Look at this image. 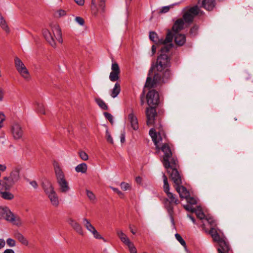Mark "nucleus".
I'll use <instances>...</instances> for the list:
<instances>
[{
  "instance_id": "7",
  "label": "nucleus",
  "mask_w": 253,
  "mask_h": 253,
  "mask_svg": "<svg viewBox=\"0 0 253 253\" xmlns=\"http://www.w3.org/2000/svg\"><path fill=\"white\" fill-rule=\"evenodd\" d=\"M173 35L172 32L168 30L166 37L165 39L163 38H159L157 34L155 32H150L149 39L151 41H153L156 44L164 45L162 47L168 45L171 43L173 39Z\"/></svg>"
},
{
  "instance_id": "42",
  "label": "nucleus",
  "mask_w": 253,
  "mask_h": 253,
  "mask_svg": "<svg viewBox=\"0 0 253 253\" xmlns=\"http://www.w3.org/2000/svg\"><path fill=\"white\" fill-rule=\"evenodd\" d=\"M86 192L87 197L90 201H93L95 200V196L91 191L86 190Z\"/></svg>"
},
{
  "instance_id": "63",
  "label": "nucleus",
  "mask_w": 253,
  "mask_h": 253,
  "mask_svg": "<svg viewBox=\"0 0 253 253\" xmlns=\"http://www.w3.org/2000/svg\"><path fill=\"white\" fill-rule=\"evenodd\" d=\"M125 141V135L124 134H122L121 136V142L124 143Z\"/></svg>"
},
{
  "instance_id": "49",
  "label": "nucleus",
  "mask_w": 253,
  "mask_h": 253,
  "mask_svg": "<svg viewBox=\"0 0 253 253\" xmlns=\"http://www.w3.org/2000/svg\"><path fill=\"white\" fill-rule=\"evenodd\" d=\"M6 243L9 247H14L15 246V241L11 238H8L6 240Z\"/></svg>"
},
{
  "instance_id": "14",
  "label": "nucleus",
  "mask_w": 253,
  "mask_h": 253,
  "mask_svg": "<svg viewBox=\"0 0 253 253\" xmlns=\"http://www.w3.org/2000/svg\"><path fill=\"white\" fill-rule=\"evenodd\" d=\"M11 131L15 139H19L22 138L23 131L21 126L18 123H14L11 126Z\"/></svg>"
},
{
  "instance_id": "23",
  "label": "nucleus",
  "mask_w": 253,
  "mask_h": 253,
  "mask_svg": "<svg viewBox=\"0 0 253 253\" xmlns=\"http://www.w3.org/2000/svg\"><path fill=\"white\" fill-rule=\"evenodd\" d=\"M128 119L131 124L132 128L136 130L138 129V120L133 113H130L128 116Z\"/></svg>"
},
{
  "instance_id": "13",
  "label": "nucleus",
  "mask_w": 253,
  "mask_h": 253,
  "mask_svg": "<svg viewBox=\"0 0 253 253\" xmlns=\"http://www.w3.org/2000/svg\"><path fill=\"white\" fill-rule=\"evenodd\" d=\"M111 72L109 75V79L112 82L117 81L119 79L121 70L118 64L114 62L111 65Z\"/></svg>"
},
{
  "instance_id": "31",
  "label": "nucleus",
  "mask_w": 253,
  "mask_h": 253,
  "mask_svg": "<svg viewBox=\"0 0 253 253\" xmlns=\"http://www.w3.org/2000/svg\"><path fill=\"white\" fill-rule=\"evenodd\" d=\"M14 237L17 239L21 244L24 245H28V241L27 239L19 232L14 233Z\"/></svg>"
},
{
  "instance_id": "43",
  "label": "nucleus",
  "mask_w": 253,
  "mask_h": 253,
  "mask_svg": "<svg viewBox=\"0 0 253 253\" xmlns=\"http://www.w3.org/2000/svg\"><path fill=\"white\" fill-rule=\"evenodd\" d=\"M186 200H187V202L188 203L190 204V205H195L197 204V201L193 197H191L188 196L187 198H185Z\"/></svg>"
},
{
  "instance_id": "29",
  "label": "nucleus",
  "mask_w": 253,
  "mask_h": 253,
  "mask_svg": "<svg viewBox=\"0 0 253 253\" xmlns=\"http://www.w3.org/2000/svg\"><path fill=\"white\" fill-rule=\"evenodd\" d=\"M204 222L206 223V226H210V229L211 227H216L217 225L216 221L211 216H207L204 220Z\"/></svg>"
},
{
  "instance_id": "53",
  "label": "nucleus",
  "mask_w": 253,
  "mask_h": 253,
  "mask_svg": "<svg viewBox=\"0 0 253 253\" xmlns=\"http://www.w3.org/2000/svg\"><path fill=\"white\" fill-rule=\"evenodd\" d=\"M184 209L187 211H190L192 212H194V210H195V208H193L191 205H187L186 206H184Z\"/></svg>"
},
{
  "instance_id": "17",
  "label": "nucleus",
  "mask_w": 253,
  "mask_h": 253,
  "mask_svg": "<svg viewBox=\"0 0 253 253\" xmlns=\"http://www.w3.org/2000/svg\"><path fill=\"white\" fill-rule=\"evenodd\" d=\"M194 212L195 213L197 218L200 219L198 224H200L202 227L203 230L205 232H207L208 230L206 228V223L204 222L206 216L204 212L201 209L198 208L197 209H195Z\"/></svg>"
},
{
  "instance_id": "12",
  "label": "nucleus",
  "mask_w": 253,
  "mask_h": 253,
  "mask_svg": "<svg viewBox=\"0 0 253 253\" xmlns=\"http://www.w3.org/2000/svg\"><path fill=\"white\" fill-rule=\"evenodd\" d=\"M97 3V4L95 0H91L90 8L94 15H97L99 11L103 12L105 10V0H98Z\"/></svg>"
},
{
  "instance_id": "15",
  "label": "nucleus",
  "mask_w": 253,
  "mask_h": 253,
  "mask_svg": "<svg viewBox=\"0 0 253 253\" xmlns=\"http://www.w3.org/2000/svg\"><path fill=\"white\" fill-rule=\"evenodd\" d=\"M217 243L219 245L218 249L219 253H228L230 251V246L225 237L217 242Z\"/></svg>"
},
{
  "instance_id": "5",
  "label": "nucleus",
  "mask_w": 253,
  "mask_h": 253,
  "mask_svg": "<svg viewBox=\"0 0 253 253\" xmlns=\"http://www.w3.org/2000/svg\"><path fill=\"white\" fill-rule=\"evenodd\" d=\"M170 177L174 184V187L176 191L178 193L181 199H185L189 195V192L182 184V179L177 169H173L169 173Z\"/></svg>"
},
{
  "instance_id": "36",
  "label": "nucleus",
  "mask_w": 253,
  "mask_h": 253,
  "mask_svg": "<svg viewBox=\"0 0 253 253\" xmlns=\"http://www.w3.org/2000/svg\"><path fill=\"white\" fill-rule=\"evenodd\" d=\"M36 110L37 112L45 114V109L43 104L42 103L36 102L35 104Z\"/></svg>"
},
{
  "instance_id": "26",
  "label": "nucleus",
  "mask_w": 253,
  "mask_h": 253,
  "mask_svg": "<svg viewBox=\"0 0 253 253\" xmlns=\"http://www.w3.org/2000/svg\"><path fill=\"white\" fill-rule=\"evenodd\" d=\"M215 6L214 0H202L201 6L206 10H211Z\"/></svg>"
},
{
  "instance_id": "8",
  "label": "nucleus",
  "mask_w": 253,
  "mask_h": 253,
  "mask_svg": "<svg viewBox=\"0 0 253 253\" xmlns=\"http://www.w3.org/2000/svg\"><path fill=\"white\" fill-rule=\"evenodd\" d=\"M0 219H4L14 225L21 224L20 218L13 213L7 207H0Z\"/></svg>"
},
{
  "instance_id": "51",
  "label": "nucleus",
  "mask_w": 253,
  "mask_h": 253,
  "mask_svg": "<svg viewBox=\"0 0 253 253\" xmlns=\"http://www.w3.org/2000/svg\"><path fill=\"white\" fill-rule=\"evenodd\" d=\"M110 188L114 192H116L120 197H121V198L123 197V196H124V194L121 191H120L118 188H114L113 187H111Z\"/></svg>"
},
{
  "instance_id": "52",
  "label": "nucleus",
  "mask_w": 253,
  "mask_h": 253,
  "mask_svg": "<svg viewBox=\"0 0 253 253\" xmlns=\"http://www.w3.org/2000/svg\"><path fill=\"white\" fill-rule=\"evenodd\" d=\"M170 6H163L161 9L160 13H163L168 12L170 9Z\"/></svg>"
},
{
  "instance_id": "22",
  "label": "nucleus",
  "mask_w": 253,
  "mask_h": 253,
  "mask_svg": "<svg viewBox=\"0 0 253 253\" xmlns=\"http://www.w3.org/2000/svg\"><path fill=\"white\" fill-rule=\"evenodd\" d=\"M184 25V21L182 19H177L174 23L172 26V31L177 34V32L181 31L183 29Z\"/></svg>"
},
{
  "instance_id": "27",
  "label": "nucleus",
  "mask_w": 253,
  "mask_h": 253,
  "mask_svg": "<svg viewBox=\"0 0 253 253\" xmlns=\"http://www.w3.org/2000/svg\"><path fill=\"white\" fill-rule=\"evenodd\" d=\"M116 232L121 241L126 245L127 246L131 243L127 236L122 230H117Z\"/></svg>"
},
{
  "instance_id": "54",
  "label": "nucleus",
  "mask_w": 253,
  "mask_h": 253,
  "mask_svg": "<svg viewBox=\"0 0 253 253\" xmlns=\"http://www.w3.org/2000/svg\"><path fill=\"white\" fill-rule=\"evenodd\" d=\"M5 119V116L4 114L2 113H0V127H1V124L3 122V121Z\"/></svg>"
},
{
  "instance_id": "61",
  "label": "nucleus",
  "mask_w": 253,
  "mask_h": 253,
  "mask_svg": "<svg viewBox=\"0 0 253 253\" xmlns=\"http://www.w3.org/2000/svg\"><path fill=\"white\" fill-rule=\"evenodd\" d=\"M156 52V47L155 45H153L152 46V52L153 54H154Z\"/></svg>"
},
{
  "instance_id": "11",
  "label": "nucleus",
  "mask_w": 253,
  "mask_h": 253,
  "mask_svg": "<svg viewBox=\"0 0 253 253\" xmlns=\"http://www.w3.org/2000/svg\"><path fill=\"white\" fill-rule=\"evenodd\" d=\"M200 9L197 5L190 7L183 15L182 19L185 23H191L194 17L199 13Z\"/></svg>"
},
{
  "instance_id": "40",
  "label": "nucleus",
  "mask_w": 253,
  "mask_h": 253,
  "mask_svg": "<svg viewBox=\"0 0 253 253\" xmlns=\"http://www.w3.org/2000/svg\"><path fill=\"white\" fill-rule=\"evenodd\" d=\"M175 237L176 240L180 243V244L186 249V245L184 240L183 239L180 234L176 233L175 234Z\"/></svg>"
},
{
  "instance_id": "30",
  "label": "nucleus",
  "mask_w": 253,
  "mask_h": 253,
  "mask_svg": "<svg viewBox=\"0 0 253 253\" xmlns=\"http://www.w3.org/2000/svg\"><path fill=\"white\" fill-rule=\"evenodd\" d=\"M83 222L85 228L91 233L94 229H95V227L91 224L90 221L88 219L84 218L83 219Z\"/></svg>"
},
{
  "instance_id": "25",
  "label": "nucleus",
  "mask_w": 253,
  "mask_h": 253,
  "mask_svg": "<svg viewBox=\"0 0 253 253\" xmlns=\"http://www.w3.org/2000/svg\"><path fill=\"white\" fill-rule=\"evenodd\" d=\"M174 42L178 46L183 45L186 42V37L185 35L175 34L174 36Z\"/></svg>"
},
{
  "instance_id": "45",
  "label": "nucleus",
  "mask_w": 253,
  "mask_h": 253,
  "mask_svg": "<svg viewBox=\"0 0 253 253\" xmlns=\"http://www.w3.org/2000/svg\"><path fill=\"white\" fill-rule=\"evenodd\" d=\"M120 186H121L122 189H123V190H125V191L128 190L130 188V185L128 183L125 182H122L121 183Z\"/></svg>"
},
{
  "instance_id": "16",
  "label": "nucleus",
  "mask_w": 253,
  "mask_h": 253,
  "mask_svg": "<svg viewBox=\"0 0 253 253\" xmlns=\"http://www.w3.org/2000/svg\"><path fill=\"white\" fill-rule=\"evenodd\" d=\"M67 222L78 234L82 236L84 235L83 227L76 220L69 218L67 219Z\"/></svg>"
},
{
  "instance_id": "58",
  "label": "nucleus",
  "mask_w": 253,
  "mask_h": 253,
  "mask_svg": "<svg viewBox=\"0 0 253 253\" xmlns=\"http://www.w3.org/2000/svg\"><path fill=\"white\" fill-rule=\"evenodd\" d=\"M5 244V242L4 240L0 239V249L3 248Z\"/></svg>"
},
{
  "instance_id": "44",
  "label": "nucleus",
  "mask_w": 253,
  "mask_h": 253,
  "mask_svg": "<svg viewBox=\"0 0 253 253\" xmlns=\"http://www.w3.org/2000/svg\"><path fill=\"white\" fill-rule=\"evenodd\" d=\"M127 246L129 248L130 253H137V250L133 243H131Z\"/></svg>"
},
{
  "instance_id": "28",
  "label": "nucleus",
  "mask_w": 253,
  "mask_h": 253,
  "mask_svg": "<svg viewBox=\"0 0 253 253\" xmlns=\"http://www.w3.org/2000/svg\"><path fill=\"white\" fill-rule=\"evenodd\" d=\"M121 91V86L120 84L117 82L114 88L110 91V95L113 98L116 97Z\"/></svg>"
},
{
  "instance_id": "47",
  "label": "nucleus",
  "mask_w": 253,
  "mask_h": 253,
  "mask_svg": "<svg viewBox=\"0 0 253 253\" xmlns=\"http://www.w3.org/2000/svg\"><path fill=\"white\" fill-rule=\"evenodd\" d=\"M79 155L80 158L84 161H86L88 160V157L87 154L84 152V151H81L79 152Z\"/></svg>"
},
{
  "instance_id": "24",
  "label": "nucleus",
  "mask_w": 253,
  "mask_h": 253,
  "mask_svg": "<svg viewBox=\"0 0 253 253\" xmlns=\"http://www.w3.org/2000/svg\"><path fill=\"white\" fill-rule=\"evenodd\" d=\"M206 229L208 230V228ZM207 232H208L211 235L214 242H218L224 237H220L215 227H211L210 230Z\"/></svg>"
},
{
  "instance_id": "3",
  "label": "nucleus",
  "mask_w": 253,
  "mask_h": 253,
  "mask_svg": "<svg viewBox=\"0 0 253 253\" xmlns=\"http://www.w3.org/2000/svg\"><path fill=\"white\" fill-rule=\"evenodd\" d=\"M147 103L150 108L146 110L147 125L148 126H155V118L157 116L156 107L160 102L159 94L154 89L150 90L147 94Z\"/></svg>"
},
{
  "instance_id": "19",
  "label": "nucleus",
  "mask_w": 253,
  "mask_h": 253,
  "mask_svg": "<svg viewBox=\"0 0 253 253\" xmlns=\"http://www.w3.org/2000/svg\"><path fill=\"white\" fill-rule=\"evenodd\" d=\"M42 187L46 195L55 191L54 187L50 181L44 179L42 182Z\"/></svg>"
},
{
  "instance_id": "1",
  "label": "nucleus",
  "mask_w": 253,
  "mask_h": 253,
  "mask_svg": "<svg viewBox=\"0 0 253 253\" xmlns=\"http://www.w3.org/2000/svg\"><path fill=\"white\" fill-rule=\"evenodd\" d=\"M158 130L152 128L149 130V135L152 138L157 153L161 151L163 153L161 161L164 167L169 174L173 169H177L178 161L176 157L173 156L172 150L169 144L167 142V137L163 128L162 125L159 123L154 126Z\"/></svg>"
},
{
  "instance_id": "56",
  "label": "nucleus",
  "mask_w": 253,
  "mask_h": 253,
  "mask_svg": "<svg viewBox=\"0 0 253 253\" xmlns=\"http://www.w3.org/2000/svg\"><path fill=\"white\" fill-rule=\"evenodd\" d=\"M74 0L79 5H83L84 3V0Z\"/></svg>"
},
{
  "instance_id": "37",
  "label": "nucleus",
  "mask_w": 253,
  "mask_h": 253,
  "mask_svg": "<svg viewBox=\"0 0 253 253\" xmlns=\"http://www.w3.org/2000/svg\"><path fill=\"white\" fill-rule=\"evenodd\" d=\"M0 195L2 198L6 200H11L13 198V195L9 192H1Z\"/></svg>"
},
{
  "instance_id": "33",
  "label": "nucleus",
  "mask_w": 253,
  "mask_h": 253,
  "mask_svg": "<svg viewBox=\"0 0 253 253\" xmlns=\"http://www.w3.org/2000/svg\"><path fill=\"white\" fill-rule=\"evenodd\" d=\"M0 26L7 33H9L10 31L4 18L0 14Z\"/></svg>"
},
{
  "instance_id": "57",
  "label": "nucleus",
  "mask_w": 253,
  "mask_h": 253,
  "mask_svg": "<svg viewBox=\"0 0 253 253\" xmlns=\"http://www.w3.org/2000/svg\"><path fill=\"white\" fill-rule=\"evenodd\" d=\"M135 181L138 184H141L142 181V178L140 176H137L135 178Z\"/></svg>"
},
{
  "instance_id": "46",
  "label": "nucleus",
  "mask_w": 253,
  "mask_h": 253,
  "mask_svg": "<svg viewBox=\"0 0 253 253\" xmlns=\"http://www.w3.org/2000/svg\"><path fill=\"white\" fill-rule=\"evenodd\" d=\"M103 115L105 116V117L106 118V119H107L111 124L113 123V116L111 114H110L108 112H104Z\"/></svg>"
},
{
  "instance_id": "64",
  "label": "nucleus",
  "mask_w": 253,
  "mask_h": 253,
  "mask_svg": "<svg viewBox=\"0 0 253 253\" xmlns=\"http://www.w3.org/2000/svg\"><path fill=\"white\" fill-rule=\"evenodd\" d=\"M4 190V186L2 183V180H0V191Z\"/></svg>"
},
{
  "instance_id": "41",
  "label": "nucleus",
  "mask_w": 253,
  "mask_h": 253,
  "mask_svg": "<svg viewBox=\"0 0 253 253\" xmlns=\"http://www.w3.org/2000/svg\"><path fill=\"white\" fill-rule=\"evenodd\" d=\"M91 234L93 235L94 238L96 239H101L104 242H106L105 239L98 232L96 229L92 232Z\"/></svg>"
},
{
  "instance_id": "39",
  "label": "nucleus",
  "mask_w": 253,
  "mask_h": 253,
  "mask_svg": "<svg viewBox=\"0 0 253 253\" xmlns=\"http://www.w3.org/2000/svg\"><path fill=\"white\" fill-rule=\"evenodd\" d=\"M198 28V26L195 25L190 29L189 35L191 37H195L197 35Z\"/></svg>"
},
{
  "instance_id": "10",
  "label": "nucleus",
  "mask_w": 253,
  "mask_h": 253,
  "mask_svg": "<svg viewBox=\"0 0 253 253\" xmlns=\"http://www.w3.org/2000/svg\"><path fill=\"white\" fill-rule=\"evenodd\" d=\"M14 65L18 72L26 80L30 78V74L22 61L18 57L14 58Z\"/></svg>"
},
{
  "instance_id": "6",
  "label": "nucleus",
  "mask_w": 253,
  "mask_h": 253,
  "mask_svg": "<svg viewBox=\"0 0 253 253\" xmlns=\"http://www.w3.org/2000/svg\"><path fill=\"white\" fill-rule=\"evenodd\" d=\"M167 198L164 200V206L167 210L171 223L174 225V221L173 218L174 211L173 206L179 204L178 199L171 192L166 193Z\"/></svg>"
},
{
  "instance_id": "35",
  "label": "nucleus",
  "mask_w": 253,
  "mask_h": 253,
  "mask_svg": "<svg viewBox=\"0 0 253 253\" xmlns=\"http://www.w3.org/2000/svg\"><path fill=\"white\" fill-rule=\"evenodd\" d=\"M163 181H164V191L166 193L169 192V185L168 183V178L167 176L164 174L163 175Z\"/></svg>"
},
{
  "instance_id": "38",
  "label": "nucleus",
  "mask_w": 253,
  "mask_h": 253,
  "mask_svg": "<svg viewBox=\"0 0 253 253\" xmlns=\"http://www.w3.org/2000/svg\"><path fill=\"white\" fill-rule=\"evenodd\" d=\"M67 12L63 9H59L55 12L54 15L56 18H60L66 15Z\"/></svg>"
},
{
  "instance_id": "48",
  "label": "nucleus",
  "mask_w": 253,
  "mask_h": 253,
  "mask_svg": "<svg viewBox=\"0 0 253 253\" xmlns=\"http://www.w3.org/2000/svg\"><path fill=\"white\" fill-rule=\"evenodd\" d=\"M106 137L107 141L108 142H109L111 144H113V138L111 137V134H110V133L108 130H106Z\"/></svg>"
},
{
  "instance_id": "4",
  "label": "nucleus",
  "mask_w": 253,
  "mask_h": 253,
  "mask_svg": "<svg viewBox=\"0 0 253 253\" xmlns=\"http://www.w3.org/2000/svg\"><path fill=\"white\" fill-rule=\"evenodd\" d=\"M52 33L48 29H45L42 30V35L47 42L53 48L56 47V40L60 43L63 42L61 30L58 25H55L52 27Z\"/></svg>"
},
{
  "instance_id": "62",
  "label": "nucleus",
  "mask_w": 253,
  "mask_h": 253,
  "mask_svg": "<svg viewBox=\"0 0 253 253\" xmlns=\"http://www.w3.org/2000/svg\"><path fill=\"white\" fill-rule=\"evenodd\" d=\"M6 169V166L5 165H0V170L3 171Z\"/></svg>"
},
{
  "instance_id": "50",
  "label": "nucleus",
  "mask_w": 253,
  "mask_h": 253,
  "mask_svg": "<svg viewBox=\"0 0 253 253\" xmlns=\"http://www.w3.org/2000/svg\"><path fill=\"white\" fill-rule=\"evenodd\" d=\"M76 21L80 25L83 26L84 23V19L81 17H76L75 18Z\"/></svg>"
},
{
  "instance_id": "34",
  "label": "nucleus",
  "mask_w": 253,
  "mask_h": 253,
  "mask_svg": "<svg viewBox=\"0 0 253 253\" xmlns=\"http://www.w3.org/2000/svg\"><path fill=\"white\" fill-rule=\"evenodd\" d=\"M95 102L97 105L104 110H107L108 109V106L105 102L101 98H98L95 99Z\"/></svg>"
},
{
  "instance_id": "20",
  "label": "nucleus",
  "mask_w": 253,
  "mask_h": 253,
  "mask_svg": "<svg viewBox=\"0 0 253 253\" xmlns=\"http://www.w3.org/2000/svg\"><path fill=\"white\" fill-rule=\"evenodd\" d=\"M57 182L59 186V190L61 192L65 193L70 190V187L65 178L57 180Z\"/></svg>"
},
{
  "instance_id": "9",
  "label": "nucleus",
  "mask_w": 253,
  "mask_h": 253,
  "mask_svg": "<svg viewBox=\"0 0 253 253\" xmlns=\"http://www.w3.org/2000/svg\"><path fill=\"white\" fill-rule=\"evenodd\" d=\"M20 179L19 170L15 168L10 172L8 177H4L2 180V183L4 190H9Z\"/></svg>"
},
{
  "instance_id": "32",
  "label": "nucleus",
  "mask_w": 253,
  "mask_h": 253,
  "mask_svg": "<svg viewBox=\"0 0 253 253\" xmlns=\"http://www.w3.org/2000/svg\"><path fill=\"white\" fill-rule=\"evenodd\" d=\"M87 169V165L85 163H83L78 165L76 168L75 170L77 172H81L84 173L86 172Z\"/></svg>"
},
{
  "instance_id": "60",
  "label": "nucleus",
  "mask_w": 253,
  "mask_h": 253,
  "mask_svg": "<svg viewBox=\"0 0 253 253\" xmlns=\"http://www.w3.org/2000/svg\"><path fill=\"white\" fill-rule=\"evenodd\" d=\"M3 253H15L14 251L12 249H6L3 252Z\"/></svg>"
},
{
  "instance_id": "2",
  "label": "nucleus",
  "mask_w": 253,
  "mask_h": 253,
  "mask_svg": "<svg viewBox=\"0 0 253 253\" xmlns=\"http://www.w3.org/2000/svg\"><path fill=\"white\" fill-rule=\"evenodd\" d=\"M173 46V44H169L161 48L160 55L158 57L156 68L158 71L155 74L152 79L151 75L153 74L154 67L152 66L149 71L148 76L147 78L145 86L152 88L158 84L165 83L171 76L170 66V58L167 53Z\"/></svg>"
},
{
  "instance_id": "18",
  "label": "nucleus",
  "mask_w": 253,
  "mask_h": 253,
  "mask_svg": "<svg viewBox=\"0 0 253 253\" xmlns=\"http://www.w3.org/2000/svg\"><path fill=\"white\" fill-rule=\"evenodd\" d=\"M53 165L56 179L65 178L64 173L59 164L57 162L54 161Z\"/></svg>"
},
{
  "instance_id": "21",
  "label": "nucleus",
  "mask_w": 253,
  "mask_h": 253,
  "mask_svg": "<svg viewBox=\"0 0 253 253\" xmlns=\"http://www.w3.org/2000/svg\"><path fill=\"white\" fill-rule=\"evenodd\" d=\"M49 199L52 205L57 207L59 204V198L55 191L46 195Z\"/></svg>"
},
{
  "instance_id": "59",
  "label": "nucleus",
  "mask_w": 253,
  "mask_h": 253,
  "mask_svg": "<svg viewBox=\"0 0 253 253\" xmlns=\"http://www.w3.org/2000/svg\"><path fill=\"white\" fill-rule=\"evenodd\" d=\"M188 216L192 220V221L193 222V223L194 224L198 225V223L196 222V220H195V218H194V217H193L192 216H191L190 215H188Z\"/></svg>"
},
{
  "instance_id": "55",
  "label": "nucleus",
  "mask_w": 253,
  "mask_h": 253,
  "mask_svg": "<svg viewBox=\"0 0 253 253\" xmlns=\"http://www.w3.org/2000/svg\"><path fill=\"white\" fill-rule=\"evenodd\" d=\"M4 92L3 89L0 87V101H1L3 99Z\"/></svg>"
}]
</instances>
